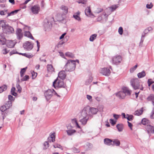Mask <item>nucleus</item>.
<instances>
[{
  "instance_id": "nucleus-28",
  "label": "nucleus",
  "mask_w": 154,
  "mask_h": 154,
  "mask_svg": "<svg viewBox=\"0 0 154 154\" xmlns=\"http://www.w3.org/2000/svg\"><path fill=\"white\" fill-rule=\"evenodd\" d=\"M122 91L125 94V95H130L131 93L130 91L126 88H122Z\"/></svg>"
},
{
  "instance_id": "nucleus-38",
  "label": "nucleus",
  "mask_w": 154,
  "mask_h": 154,
  "mask_svg": "<svg viewBox=\"0 0 154 154\" xmlns=\"http://www.w3.org/2000/svg\"><path fill=\"white\" fill-rule=\"evenodd\" d=\"M72 122L73 124H75V125L77 127L79 128H80V127L78 124V123L77 122V120L76 119H72Z\"/></svg>"
},
{
  "instance_id": "nucleus-15",
  "label": "nucleus",
  "mask_w": 154,
  "mask_h": 154,
  "mask_svg": "<svg viewBox=\"0 0 154 154\" xmlns=\"http://www.w3.org/2000/svg\"><path fill=\"white\" fill-rule=\"evenodd\" d=\"M146 129L148 133H153L154 132V127L153 126L148 125L146 126Z\"/></svg>"
},
{
  "instance_id": "nucleus-48",
  "label": "nucleus",
  "mask_w": 154,
  "mask_h": 154,
  "mask_svg": "<svg viewBox=\"0 0 154 154\" xmlns=\"http://www.w3.org/2000/svg\"><path fill=\"white\" fill-rule=\"evenodd\" d=\"M73 17L76 20L78 21H80L81 20V18L79 15H76L74 14L73 15Z\"/></svg>"
},
{
  "instance_id": "nucleus-27",
  "label": "nucleus",
  "mask_w": 154,
  "mask_h": 154,
  "mask_svg": "<svg viewBox=\"0 0 154 154\" xmlns=\"http://www.w3.org/2000/svg\"><path fill=\"white\" fill-rule=\"evenodd\" d=\"M113 143L112 144V146H119L120 145V142L119 140L118 139H114L113 140Z\"/></svg>"
},
{
  "instance_id": "nucleus-47",
  "label": "nucleus",
  "mask_w": 154,
  "mask_h": 154,
  "mask_svg": "<svg viewBox=\"0 0 154 154\" xmlns=\"http://www.w3.org/2000/svg\"><path fill=\"white\" fill-rule=\"evenodd\" d=\"M54 147L55 148H59L60 149L62 150L63 149V148H62V147L60 144H57V143H55L53 145Z\"/></svg>"
},
{
  "instance_id": "nucleus-4",
  "label": "nucleus",
  "mask_w": 154,
  "mask_h": 154,
  "mask_svg": "<svg viewBox=\"0 0 154 154\" xmlns=\"http://www.w3.org/2000/svg\"><path fill=\"white\" fill-rule=\"evenodd\" d=\"M53 86L55 88H65L66 87V84L64 83L63 80L59 79L58 78L53 82Z\"/></svg>"
},
{
  "instance_id": "nucleus-34",
  "label": "nucleus",
  "mask_w": 154,
  "mask_h": 154,
  "mask_svg": "<svg viewBox=\"0 0 154 154\" xmlns=\"http://www.w3.org/2000/svg\"><path fill=\"white\" fill-rule=\"evenodd\" d=\"M118 7L117 5H114L109 7L108 8L110 10L111 12H112L115 10Z\"/></svg>"
},
{
  "instance_id": "nucleus-32",
  "label": "nucleus",
  "mask_w": 154,
  "mask_h": 154,
  "mask_svg": "<svg viewBox=\"0 0 154 154\" xmlns=\"http://www.w3.org/2000/svg\"><path fill=\"white\" fill-rule=\"evenodd\" d=\"M97 36V34H96L92 35L89 38L90 41L93 42L96 38Z\"/></svg>"
},
{
  "instance_id": "nucleus-19",
  "label": "nucleus",
  "mask_w": 154,
  "mask_h": 154,
  "mask_svg": "<svg viewBox=\"0 0 154 154\" xmlns=\"http://www.w3.org/2000/svg\"><path fill=\"white\" fill-rule=\"evenodd\" d=\"M89 113H91L93 115L96 114L97 113V112H98V109L97 108L91 107L90 108L89 107Z\"/></svg>"
},
{
  "instance_id": "nucleus-57",
  "label": "nucleus",
  "mask_w": 154,
  "mask_h": 154,
  "mask_svg": "<svg viewBox=\"0 0 154 154\" xmlns=\"http://www.w3.org/2000/svg\"><path fill=\"white\" fill-rule=\"evenodd\" d=\"M9 51L7 50L6 48L2 50V52L4 54H5L9 52Z\"/></svg>"
},
{
  "instance_id": "nucleus-64",
  "label": "nucleus",
  "mask_w": 154,
  "mask_h": 154,
  "mask_svg": "<svg viewBox=\"0 0 154 154\" xmlns=\"http://www.w3.org/2000/svg\"><path fill=\"white\" fill-rule=\"evenodd\" d=\"M87 98L90 101H91L92 100V97L90 95H87Z\"/></svg>"
},
{
  "instance_id": "nucleus-1",
  "label": "nucleus",
  "mask_w": 154,
  "mask_h": 154,
  "mask_svg": "<svg viewBox=\"0 0 154 154\" xmlns=\"http://www.w3.org/2000/svg\"><path fill=\"white\" fill-rule=\"evenodd\" d=\"M89 106H87L84 107L82 110L79 121L83 125H85L87 124L89 119L88 117V112L89 111Z\"/></svg>"
},
{
  "instance_id": "nucleus-23",
  "label": "nucleus",
  "mask_w": 154,
  "mask_h": 154,
  "mask_svg": "<svg viewBox=\"0 0 154 154\" xmlns=\"http://www.w3.org/2000/svg\"><path fill=\"white\" fill-rule=\"evenodd\" d=\"M113 140H111L109 138H106L104 139V143L107 145L110 146L112 144V142Z\"/></svg>"
},
{
  "instance_id": "nucleus-40",
  "label": "nucleus",
  "mask_w": 154,
  "mask_h": 154,
  "mask_svg": "<svg viewBox=\"0 0 154 154\" xmlns=\"http://www.w3.org/2000/svg\"><path fill=\"white\" fill-rule=\"evenodd\" d=\"M116 127L119 131H121L123 129V125L118 124L116 125Z\"/></svg>"
},
{
  "instance_id": "nucleus-16",
  "label": "nucleus",
  "mask_w": 154,
  "mask_h": 154,
  "mask_svg": "<svg viewBox=\"0 0 154 154\" xmlns=\"http://www.w3.org/2000/svg\"><path fill=\"white\" fill-rule=\"evenodd\" d=\"M5 44H6L7 46L9 48L14 47L15 45L14 42L12 40L6 41Z\"/></svg>"
},
{
  "instance_id": "nucleus-9",
  "label": "nucleus",
  "mask_w": 154,
  "mask_h": 154,
  "mask_svg": "<svg viewBox=\"0 0 154 154\" xmlns=\"http://www.w3.org/2000/svg\"><path fill=\"white\" fill-rule=\"evenodd\" d=\"M152 30V28L151 27H149L147 28L144 31V34H143L141 36V41L140 44H141L143 43L144 40V38L145 36V35L148 33L149 31Z\"/></svg>"
},
{
  "instance_id": "nucleus-18",
  "label": "nucleus",
  "mask_w": 154,
  "mask_h": 154,
  "mask_svg": "<svg viewBox=\"0 0 154 154\" xmlns=\"http://www.w3.org/2000/svg\"><path fill=\"white\" fill-rule=\"evenodd\" d=\"M85 15L87 16H93V14L91 13L90 8L89 7L87 8L85 10Z\"/></svg>"
},
{
  "instance_id": "nucleus-37",
  "label": "nucleus",
  "mask_w": 154,
  "mask_h": 154,
  "mask_svg": "<svg viewBox=\"0 0 154 154\" xmlns=\"http://www.w3.org/2000/svg\"><path fill=\"white\" fill-rule=\"evenodd\" d=\"M19 11V10H15L14 11H12L10 13H8L7 17H8L9 16H10L13 15L15 14H17V13Z\"/></svg>"
},
{
  "instance_id": "nucleus-36",
  "label": "nucleus",
  "mask_w": 154,
  "mask_h": 154,
  "mask_svg": "<svg viewBox=\"0 0 154 154\" xmlns=\"http://www.w3.org/2000/svg\"><path fill=\"white\" fill-rule=\"evenodd\" d=\"M12 105V102L11 101H8L5 104V106L7 109H9Z\"/></svg>"
},
{
  "instance_id": "nucleus-5",
  "label": "nucleus",
  "mask_w": 154,
  "mask_h": 154,
  "mask_svg": "<svg viewBox=\"0 0 154 154\" xmlns=\"http://www.w3.org/2000/svg\"><path fill=\"white\" fill-rule=\"evenodd\" d=\"M122 60V58L121 56L118 55L115 56L112 58V64L118 65L121 63Z\"/></svg>"
},
{
  "instance_id": "nucleus-52",
  "label": "nucleus",
  "mask_w": 154,
  "mask_h": 154,
  "mask_svg": "<svg viewBox=\"0 0 154 154\" xmlns=\"http://www.w3.org/2000/svg\"><path fill=\"white\" fill-rule=\"evenodd\" d=\"M123 29L122 27H120L119 29L118 32L120 35H122L123 34Z\"/></svg>"
},
{
  "instance_id": "nucleus-55",
  "label": "nucleus",
  "mask_w": 154,
  "mask_h": 154,
  "mask_svg": "<svg viewBox=\"0 0 154 154\" xmlns=\"http://www.w3.org/2000/svg\"><path fill=\"white\" fill-rule=\"evenodd\" d=\"M109 122L112 125H114L116 123V121H115L113 119H109Z\"/></svg>"
},
{
  "instance_id": "nucleus-17",
  "label": "nucleus",
  "mask_w": 154,
  "mask_h": 154,
  "mask_svg": "<svg viewBox=\"0 0 154 154\" xmlns=\"http://www.w3.org/2000/svg\"><path fill=\"white\" fill-rule=\"evenodd\" d=\"M6 40L3 34H0V44L2 45L5 44Z\"/></svg>"
},
{
  "instance_id": "nucleus-31",
  "label": "nucleus",
  "mask_w": 154,
  "mask_h": 154,
  "mask_svg": "<svg viewBox=\"0 0 154 154\" xmlns=\"http://www.w3.org/2000/svg\"><path fill=\"white\" fill-rule=\"evenodd\" d=\"M47 70L48 72H52L54 70V69L51 64H48L47 66Z\"/></svg>"
},
{
  "instance_id": "nucleus-42",
  "label": "nucleus",
  "mask_w": 154,
  "mask_h": 154,
  "mask_svg": "<svg viewBox=\"0 0 154 154\" xmlns=\"http://www.w3.org/2000/svg\"><path fill=\"white\" fill-rule=\"evenodd\" d=\"M147 99L148 101H152H152H154V95L153 94L150 95L147 98Z\"/></svg>"
},
{
  "instance_id": "nucleus-56",
  "label": "nucleus",
  "mask_w": 154,
  "mask_h": 154,
  "mask_svg": "<svg viewBox=\"0 0 154 154\" xmlns=\"http://www.w3.org/2000/svg\"><path fill=\"white\" fill-rule=\"evenodd\" d=\"M65 55L66 56L71 57H73V55L72 54L69 53V52H67L65 54Z\"/></svg>"
},
{
  "instance_id": "nucleus-61",
  "label": "nucleus",
  "mask_w": 154,
  "mask_h": 154,
  "mask_svg": "<svg viewBox=\"0 0 154 154\" xmlns=\"http://www.w3.org/2000/svg\"><path fill=\"white\" fill-rule=\"evenodd\" d=\"M86 1V0H79V1L78 2L79 3L85 4Z\"/></svg>"
},
{
  "instance_id": "nucleus-39",
  "label": "nucleus",
  "mask_w": 154,
  "mask_h": 154,
  "mask_svg": "<svg viewBox=\"0 0 154 154\" xmlns=\"http://www.w3.org/2000/svg\"><path fill=\"white\" fill-rule=\"evenodd\" d=\"M7 89V86L5 85H4L0 87V93H1L3 91H5Z\"/></svg>"
},
{
  "instance_id": "nucleus-12",
  "label": "nucleus",
  "mask_w": 154,
  "mask_h": 154,
  "mask_svg": "<svg viewBox=\"0 0 154 154\" xmlns=\"http://www.w3.org/2000/svg\"><path fill=\"white\" fill-rule=\"evenodd\" d=\"M100 73L103 75L109 76L110 74V71L109 69L103 68L101 69Z\"/></svg>"
},
{
  "instance_id": "nucleus-59",
  "label": "nucleus",
  "mask_w": 154,
  "mask_h": 154,
  "mask_svg": "<svg viewBox=\"0 0 154 154\" xmlns=\"http://www.w3.org/2000/svg\"><path fill=\"white\" fill-rule=\"evenodd\" d=\"M64 42L63 41H60L58 44L57 45V47L58 48H59L60 47V46L63 45L64 43Z\"/></svg>"
},
{
  "instance_id": "nucleus-44",
  "label": "nucleus",
  "mask_w": 154,
  "mask_h": 154,
  "mask_svg": "<svg viewBox=\"0 0 154 154\" xmlns=\"http://www.w3.org/2000/svg\"><path fill=\"white\" fill-rule=\"evenodd\" d=\"M5 21L4 20L0 21V27H2L3 30V28H4L5 26H6Z\"/></svg>"
},
{
  "instance_id": "nucleus-3",
  "label": "nucleus",
  "mask_w": 154,
  "mask_h": 154,
  "mask_svg": "<svg viewBox=\"0 0 154 154\" xmlns=\"http://www.w3.org/2000/svg\"><path fill=\"white\" fill-rule=\"evenodd\" d=\"M130 82L131 85L134 90L140 89V90H143V88L142 85L140 87V82L137 78L131 79Z\"/></svg>"
},
{
  "instance_id": "nucleus-21",
  "label": "nucleus",
  "mask_w": 154,
  "mask_h": 154,
  "mask_svg": "<svg viewBox=\"0 0 154 154\" xmlns=\"http://www.w3.org/2000/svg\"><path fill=\"white\" fill-rule=\"evenodd\" d=\"M55 133L51 134L50 137L48 138V141L51 142V141L53 142L55 140Z\"/></svg>"
},
{
  "instance_id": "nucleus-33",
  "label": "nucleus",
  "mask_w": 154,
  "mask_h": 154,
  "mask_svg": "<svg viewBox=\"0 0 154 154\" xmlns=\"http://www.w3.org/2000/svg\"><path fill=\"white\" fill-rule=\"evenodd\" d=\"M27 67L22 69L20 71V75L21 77H23V75L26 70Z\"/></svg>"
},
{
  "instance_id": "nucleus-41",
  "label": "nucleus",
  "mask_w": 154,
  "mask_h": 154,
  "mask_svg": "<svg viewBox=\"0 0 154 154\" xmlns=\"http://www.w3.org/2000/svg\"><path fill=\"white\" fill-rule=\"evenodd\" d=\"M16 87L17 88V89L18 92L19 93H21V92L22 88L19 83H17Z\"/></svg>"
},
{
  "instance_id": "nucleus-25",
  "label": "nucleus",
  "mask_w": 154,
  "mask_h": 154,
  "mask_svg": "<svg viewBox=\"0 0 154 154\" xmlns=\"http://www.w3.org/2000/svg\"><path fill=\"white\" fill-rule=\"evenodd\" d=\"M146 75L145 72L143 71L142 72H139L137 74V76L139 78H141L144 77Z\"/></svg>"
},
{
  "instance_id": "nucleus-30",
  "label": "nucleus",
  "mask_w": 154,
  "mask_h": 154,
  "mask_svg": "<svg viewBox=\"0 0 154 154\" xmlns=\"http://www.w3.org/2000/svg\"><path fill=\"white\" fill-rule=\"evenodd\" d=\"M66 132L68 135L71 136L76 132V131L75 130L72 129L66 130Z\"/></svg>"
},
{
  "instance_id": "nucleus-29",
  "label": "nucleus",
  "mask_w": 154,
  "mask_h": 154,
  "mask_svg": "<svg viewBox=\"0 0 154 154\" xmlns=\"http://www.w3.org/2000/svg\"><path fill=\"white\" fill-rule=\"evenodd\" d=\"M143 112V108H141L140 109L136 111L134 113V114L135 115L140 116L142 114Z\"/></svg>"
},
{
  "instance_id": "nucleus-63",
  "label": "nucleus",
  "mask_w": 154,
  "mask_h": 154,
  "mask_svg": "<svg viewBox=\"0 0 154 154\" xmlns=\"http://www.w3.org/2000/svg\"><path fill=\"white\" fill-rule=\"evenodd\" d=\"M45 3L44 1H42L41 2V6L42 8H44V6Z\"/></svg>"
},
{
  "instance_id": "nucleus-45",
  "label": "nucleus",
  "mask_w": 154,
  "mask_h": 154,
  "mask_svg": "<svg viewBox=\"0 0 154 154\" xmlns=\"http://www.w3.org/2000/svg\"><path fill=\"white\" fill-rule=\"evenodd\" d=\"M15 88L14 87H12L11 89V93L12 95L16 96L17 95V94L15 92Z\"/></svg>"
},
{
  "instance_id": "nucleus-6",
  "label": "nucleus",
  "mask_w": 154,
  "mask_h": 154,
  "mask_svg": "<svg viewBox=\"0 0 154 154\" xmlns=\"http://www.w3.org/2000/svg\"><path fill=\"white\" fill-rule=\"evenodd\" d=\"M53 91L54 90L48 89L44 93V95L46 98V100L47 101H48L51 99L53 95Z\"/></svg>"
},
{
  "instance_id": "nucleus-2",
  "label": "nucleus",
  "mask_w": 154,
  "mask_h": 154,
  "mask_svg": "<svg viewBox=\"0 0 154 154\" xmlns=\"http://www.w3.org/2000/svg\"><path fill=\"white\" fill-rule=\"evenodd\" d=\"M75 61L69 60L67 61L64 67V69L66 71H72L75 69Z\"/></svg>"
},
{
  "instance_id": "nucleus-20",
  "label": "nucleus",
  "mask_w": 154,
  "mask_h": 154,
  "mask_svg": "<svg viewBox=\"0 0 154 154\" xmlns=\"http://www.w3.org/2000/svg\"><path fill=\"white\" fill-rule=\"evenodd\" d=\"M116 95L117 96L119 97L120 98L123 99L125 96V94L122 91H120L118 93H116Z\"/></svg>"
},
{
  "instance_id": "nucleus-14",
  "label": "nucleus",
  "mask_w": 154,
  "mask_h": 154,
  "mask_svg": "<svg viewBox=\"0 0 154 154\" xmlns=\"http://www.w3.org/2000/svg\"><path fill=\"white\" fill-rule=\"evenodd\" d=\"M66 76V74L63 70L60 72L58 74V77L57 78H59L60 79L62 80H63L65 79Z\"/></svg>"
},
{
  "instance_id": "nucleus-11",
  "label": "nucleus",
  "mask_w": 154,
  "mask_h": 154,
  "mask_svg": "<svg viewBox=\"0 0 154 154\" xmlns=\"http://www.w3.org/2000/svg\"><path fill=\"white\" fill-rule=\"evenodd\" d=\"M40 9L39 6L38 5H34L31 8V10L32 13L34 14H38L40 11Z\"/></svg>"
},
{
  "instance_id": "nucleus-7",
  "label": "nucleus",
  "mask_w": 154,
  "mask_h": 154,
  "mask_svg": "<svg viewBox=\"0 0 154 154\" xmlns=\"http://www.w3.org/2000/svg\"><path fill=\"white\" fill-rule=\"evenodd\" d=\"M3 32L7 34H10L14 32L13 28L9 26L6 25L3 28Z\"/></svg>"
},
{
  "instance_id": "nucleus-60",
  "label": "nucleus",
  "mask_w": 154,
  "mask_h": 154,
  "mask_svg": "<svg viewBox=\"0 0 154 154\" xmlns=\"http://www.w3.org/2000/svg\"><path fill=\"white\" fill-rule=\"evenodd\" d=\"M134 116L132 115H130L127 119L128 121H131L133 119Z\"/></svg>"
},
{
  "instance_id": "nucleus-13",
  "label": "nucleus",
  "mask_w": 154,
  "mask_h": 154,
  "mask_svg": "<svg viewBox=\"0 0 154 154\" xmlns=\"http://www.w3.org/2000/svg\"><path fill=\"white\" fill-rule=\"evenodd\" d=\"M23 47L24 48L26 49L27 50H30L33 48V45L30 42H27L23 44Z\"/></svg>"
},
{
  "instance_id": "nucleus-50",
  "label": "nucleus",
  "mask_w": 154,
  "mask_h": 154,
  "mask_svg": "<svg viewBox=\"0 0 154 154\" xmlns=\"http://www.w3.org/2000/svg\"><path fill=\"white\" fill-rule=\"evenodd\" d=\"M7 109V108L5 105L2 106L0 108V110L2 112H4Z\"/></svg>"
},
{
  "instance_id": "nucleus-53",
  "label": "nucleus",
  "mask_w": 154,
  "mask_h": 154,
  "mask_svg": "<svg viewBox=\"0 0 154 154\" xmlns=\"http://www.w3.org/2000/svg\"><path fill=\"white\" fill-rule=\"evenodd\" d=\"M8 98L9 101H14V98L11 95H9L8 96Z\"/></svg>"
},
{
  "instance_id": "nucleus-54",
  "label": "nucleus",
  "mask_w": 154,
  "mask_h": 154,
  "mask_svg": "<svg viewBox=\"0 0 154 154\" xmlns=\"http://www.w3.org/2000/svg\"><path fill=\"white\" fill-rule=\"evenodd\" d=\"M32 79H34L35 78V77L37 76V74L36 72H35L34 71H33L32 72Z\"/></svg>"
},
{
  "instance_id": "nucleus-43",
  "label": "nucleus",
  "mask_w": 154,
  "mask_h": 154,
  "mask_svg": "<svg viewBox=\"0 0 154 154\" xmlns=\"http://www.w3.org/2000/svg\"><path fill=\"white\" fill-rule=\"evenodd\" d=\"M142 123L144 125L148 124L149 120L145 118L143 119L141 121Z\"/></svg>"
},
{
  "instance_id": "nucleus-46",
  "label": "nucleus",
  "mask_w": 154,
  "mask_h": 154,
  "mask_svg": "<svg viewBox=\"0 0 154 154\" xmlns=\"http://www.w3.org/2000/svg\"><path fill=\"white\" fill-rule=\"evenodd\" d=\"M29 79V77L28 75H26L24 77H23L22 79H21V81L22 82L24 81H26L28 80Z\"/></svg>"
},
{
  "instance_id": "nucleus-24",
  "label": "nucleus",
  "mask_w": 154,
  "mask_h": 154,
  "mask_svg": "<svg viewBox=\"0 0 154 154\" xmlns=\"http://www.w3.org/2000/svg\"><path fill=\"white\" fill-rule=\"evenodd\" d=\"M24 35L25 36L29 38L32 39L34 40V38L32 36V34L29 31H24Z\"/></svg>"
},
{
  "instance_id": "nucleus-22",
  "label": "nucleus",
  "mask_w": 154,
  "mask_h": 154,
  "mask_svg": "<svg viewBox=\"0 0 154 154\" xmlns=\"http://www.w3.org/2000/svg\"><path fill=\"white\" fill-rule=\"evenodd\" d=\"M65 15L61 14H58L57 15V20L58 21H62L64 19Z\"/></svg>"
},
{
  "instance_id": "nucleus-10",
  "label": "nucleus",
  "mask_w": 154,
  "mask_h": 154,
  "mask_svg": "<svg viewBox=\"0 0 154 154\" xmlns=\"http://www.w3.org/2000/svg\"><path fill=\"white\" fill-rule=\"evenodd\" d=\"M17 38L19 39H21L23 37V33L22 31L20 29H17L16 32Z\"/></svg>"
},
{
  "instance_id": "nucleus-58",
  "label": "nucleus",
  "mask_w": 154,
  "mask_h": 154,
  "mask_svg": "<svg viewBox=\"0 0 154 154\" xmlns=\"http://www.w3.org/2000/svg\"><path fill=\"white\" fill-rule=\"evenodd\" d=\"M153 6V5L151 3L150 4H147L146 5V7L148 9H151L152 8Z\"/></svg>"
},
{
  "instance_id": "nucleus-49",
  "label": "nucleus",
  "mask_w": 154,
  "mask_h": 154,
  "mask_svg": "<svg viewBox=\"0 0 154 154\" xmlns=\"http://www.w3.org/2000/svg\"><path fill=\"white\" fill-rule=\"evenodd\" d=\"M7 11L4 10V11H0V14L1 15H4L8 14Z\"/></svg>"
},
{
  "instance_id": "nucleus-35",
  "label": "nucleus",
  "mask_w": 154,
  "mask_h": 154,
  "mask_svg": "<svg viewBox=\"0 0 154 154\" xmlns=\"http://www.w3.org/2000/svg\"><path fill=\"white\" fill-rule=\"evenodd\" d=\"M93 79V78L92 76H90L85 82V84L86 85H89L91 83Z\"/></svg>"
},
{
  "instance_id": "nucleus-62",
  "label": "nucleus",
  "mask_w": 154,
  "mask_h": 154,
  "mask_svg": "<svg viewBox=\"0 0 154 154\" xmlns=\"http://www.w3.org/2000/svg\"><path fill=\"white\" fill-rule=\"evenodd\" d=\"M150 118L152 119H154V109L153 108L150 115Z\"/></svg>"
},
{
  "instance_id": "nucleus-8",
  "label": "nucleus",
  "mask_w": 154,
  "mask_h": 154,
  "mask_svg": "<svg viewBox=\"0 0 154 154\" xmlns=\"http://www.w3.org/2000/svg\"><path fill=\"white\" fill-rule=\"evenodd\" d=\"M44 25L45 29V31L50 29L52 26L51 23L49 22L47 18L45 19L44 20Z\"/></svg>"
},
{
  "instance_id": "nucleus-51",
  "label": "nucleus",
  "mask_w": 154,
  "mask_h": 154,
  "mask_svg": "<svg viewBox=\"0 0 154 154\" xmlns=\"http://www.w3.org/2000/svg\"><path fill=\"white\" fill-rule=\"evenodd\" d=\"M137 67V65H135L134 67H133L132 68H131V69H130V72H133L136 69Z\"/></svg>"
},
{
  "instance_id": "nucleus-26",
  "label": "nucleus",
  "mask_w": 154,
  "mask_h": 154,
  "mask_svg": "<svg viewBox=\"0 0 154 154\" xmlns=\"http://www.w3.org/2000/svg\"><path fill=\"white\" fill-rule=\"evenodd\" d=\"M61 9L63 10L64 15H65L68 12V8L65 6L62 5L61 7Z\"/></svg>"
}]
</instances>
